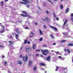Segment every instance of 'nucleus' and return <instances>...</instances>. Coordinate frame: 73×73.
Listing matches in <instances>:
<instances>
[{
    "label": "nucleus",
    "instance_id": "nucleus-1",
    "mask_svg": "<svg viewBox=\"0 0 73 73\" xmlns=\"http://www.w3.org/2000/svg\"><path fill=\"white\" fill-rule=\"evenodd\" d=\"M41 50V52H42V54L44 56H46L49 53V51L48 50L45 49V50Z\"/></svg>",
    "mask_w": 73,
    "mask_h": 73
},
{
    "label": "nucleus",
    "instance_id": "nucleus-2",
    "mask_svg": "<svg viewBox=\"0 0 73 73\" xmlns=\"http://www.w3.org/2000/svg\"><path fill=\"white\" fill-rule=\"evenodd\" d=\"M19 57L20 58H22L23 61H24L25 62H27V60H28V56H27V55H26L25 57V56H23L20 55Z\"/></svg>",
    "mask_w": 73,
    "mask_h": 73
},
{
    "label": "nucleus",
    "instance_id": "nucleus-3",
    "mask_svg": "<svg viewBox=\"0 0 73 73\" xmlns=\"http://www.w3.org/2000/svg\"><path fill=\"white\" fill-rule=\"evenodd\" d=\"M50 28H51V29H53L54 30H55V32H58V30H57V28L51 26H50Z\"/></svg>",
    "mask_w": 73,
    "mask_h": 73
},
{
    "label": "nucleus",
    "instance_id": "nucleus-4",
    "mask_svg": "<svg viewBox=\"0 0 73 73\" xmlns=\"http://www.w3.org/2000/svg\"><path fill=\"white\" fill-rule=\"evenodd\" d=\"M32 49L30 47L27 48H26V51L27 52H29Z\"/></svg>",
    "mask_w": 73,
    "mask_h": 73
},
{
    "label": "nucleus",
    "instance_id": "nucleus-5",
    "mask_svg": "<svg viewBox=\"0 0 73 73\" xmlns=\"http://www.w3.org/2000/svg\"><path fill=\"white\" fill-rule=\"evenodd\" d=\"M8 42L10 43L9 44V46H12V45L13 44V42L11 41H8ZM11 44H12V45H11Z\"/></svg>",
    "mask_w": 73,
    "mask_h": 73
},
{
    "label": "nucleus",
    "instance_id": "nucleus-6",
    "mask_svg": "<svg viewBox=\"0 0 73 73\" xmlns=\"http://www.w3.org/2000/svg\"><path fill=\"white\" fill-rule=\"evenodd\" d=\"M46 60L48 61H50V56H48L46 58Z\"/></svg>",
    "mask_w": 73,
    "mask_h": 73
},
{
    "label": "nucleus",
    "instance_id": "nucleus-7",
    "mask_svg": "<svg viewBox=\"0 0 73 73\" xmlns=\"http://www.w3.org/2000/svg\"><path fill=\"white\" fill-rule=\"evenodd\" d=\"M15 31H16V32H17V33H18V34H20V33H21V32L19 31L18 29H16Z\"/></svg>",
    "mask_w": 73,
    "mask_h": 73
},
{
    "label": "nucleus",
    "instance_id": "nucleus-8",
    "mask_svg": "<svg viewBox=\"0 0 73 73\" xmlns=\"http://www.w3.org/2000/svg\"><path fill=\"white\" fill-rule=\"evenodd\" d=\"M67 46H73V43H70L68 44Z\"/></svg>",
    "mask_w": 73,
    "mask_h": 73
},
{
    "label": "nucleus",
    "instance_id": "nucleus-9",
    "mask_svg": "<svg viewBox=\"0 0 73 73\" xmlns=\"http://www.w3.org/2000/svg\"><path fill=\"white\" fill-rule=\"evenodd\" d=\"M17 63L18 64H20V65H21V64H22V62L20 60H18L17 61Z\"/></svg>",
    "mask_w": 73,
    "mask_h": 73
},
{
    "label": "nucleus",
    "instance_id": "nucleus-10",
    "mask_svg": "<svg viewBox=\"0 0 73 73\" xmlns=\"http://www.w3.org/2000/svg\"><path fill=\"white\" fill-rule=\"evenodd\" d=\"M20 15L22 16H23V17H27V15H25L23 14H20Z\"/></svg>",
    "mask_w": 73,
    "mask_h": 73
},
{
    "label": "nucleus",
    "instance_id": "nucleus-11",
    "mask_svg": "<svg viewBox=\"0 0 73 73\" xmlns=\"http://www.w3.org/2000/svg\"><path fill=\"white\" fill-rule=\"evenodd\" d=\"M45 19H46V20H47V21L48 22L50 21V19H49L48 18L46 17H45Z\"/></svg>",
    "mask_w": 73,
    "mask_h": 73
},
{
    "label": "nucleus",
    "instance_id": "nucleus-12",
    "mask_svg": "<svg viewBox=\"0 0 73 73\" xmlns=\"http://www.w3.org/2000/svg\"><path fill=\"white\" fill-rule=\"evenodd\" d=\"M39 65H41V66H45V64L43 63H39Z\"/></svg>",
    "mask_w": 73,
    "mask_h": 73
},
{
    "label": "nucleus",
    "instance_id": "nucleus-13",
    "mask_svg": "<svg viewBox=\"0 0 73 73\" xmlns=\"http://www.w3.org/2000/svg\"><path fill=\"white\" fill-rule=\"evenodd\" d=\"M67 22H68V20H67V19H66L63 25H65V24H66Z\"/></svg>",
    "mask_w": 73,
    "mask_h": 73
},
{
    "label": "nucleus",
    "instance_id": "nucleus-14",
    "mask_svg": "<svg viewBox=\"0 0 73 73\" xmlns=\"http://www.w3.org/2000/svg\"><path fill=\"white\" fill-rule=\"evenodd\" d=\"M32 61L31 60H30L29 63V66H30V65H32Z\"/></svg>",
    "mask_w": 73,
    "mask_h": 73
},
{
    "label": "nucleus",
    "instance_id": "nucleus-15",
    "mask_svg": "<svg viewBox=\"0 0 73 73\" xmlns=\"http://www.w3.org/2000/svg\"><path fill=\"white\" fill-rule=\"evenodd\" d=\"M33 49H35L36 48V45L35 44H33Z\"/></svg>",
    "mask_w": 73,
    "mask_h": 73
},
{
    "label": "nucleus",
    "instance_id": "nucleus-16",
    "mask_svg": "<svg viewBox=\"0 0 73 73\" xmlns=\"http://www.w3.org/2000/svg\"><path fill=\"white\" fill-rule=\"evenodd\" d=\"M68 11H69V8H67L66 10L65 11L66 13H67L68 12Z\"/></svg>",
    "mask_w": 73,
    "mask_h": 73
},
{
    "label": "nucleus",
    "instance_id": "nucleus-17",
    "mask_svg": "<svg viewBox=\"0 0 73 73\" xmlns=\"http://www.w3.org/2000/svg\"><path fill=\"white\" fill-rule=\"evenodd\" d=\"M1 5H2V6H3L4 5V1H2L1 2Z\"/></svg>",
    "mask_w": 73,
    "mask_h": 73
},
{
    "label": "nucleus",
    "instance_id": "nucleus-18",
    "mask_svg": "<svg viewBox=\"0 0 73 73\" xmlns=\"http://www.w3.org/2000/svg\"><path fill=\"white\" fill-rule=\"evenodd\" d=\"M56 68L55 69V71H57L58 69V68H59V67L58 66H56Z\"/></svg>",
    "mask_w": 73,
    "mask_h": 73
},
{
    "label": "nucleus",
    "instance_id": "nucleus-19",
    "mask_svg": "<svg viewBox=\"0 0 73 73\" xmlns=\"http://www.w3.org/2000/svg\"><path fill=\"white\" fill-rule=\"evenodd\" d=\"M62 34L64 36H66L67 35V33H63Z\"/></svg>",
    "mask_w": 73,
    "mask_h": 73
},
{
    "label": "nucleus",
    "instance_id": "nucleus-20",
    "mask_svg": "<svg viewBox=\"0 0 73 73\" xmlns=\"http://www.w3.org/2000/svg\"><path fill=\"white\" fill-rule=\"evenodd\" d=\"M22 12L23 13H24L25 14H27V13L24 11H22Z\"/></svg>",
    "mask_w": 73,
    "mask_h": 73
},
{
    "label": "nucleus",
    "instance_id": "nucleus-21",
    "mask_svg": "<svg viewBox=\"0 0 73 73\" xmlns=\"http://www.w3.org/2000/svg\"><path fill=\"white\" fill-rule=\"evenodd\" d=\"M27 41H28V40H25L24 42L25 44H27Z\"/></svg>",
    "mask_w": 73,
    "mask_h": 73
},
{
    "label": "nucleus",
    "instance_id": "nucleus-22",
    "mask_svg": "<svg viewBox=\"0 0 73 73\" xmlns=\"http://www.w3.org/2000/svg\"><path fill=\"white\" fill-rule=\"evenodd\" d=\"M25 2H26L28 4H29V1L28 0H26L25 1Z\"/></svg>",
    "mask_w": 73,
    "mask_h": 73
},
{
    "label": "nucleus",
    "instance_id": "nucleus-23",
    "mask_svg": "<svg viewBox=\"0 0 73 73\" xmlns=\"http://www.w3.org/2000/svg\"><path fill=\"white\" fill-rule=\"evenodd\" d=\"M39 31L40 32V34L42 35V32L41 31V30L39 29Z\"/></svg>",
    "mask_w": 73,
    "mask_h": 73
},
{
    "label": "nucleus",
    "instance_id": "nucleus-24",
    "mask_svg": "<svg viewBox=\"0 0 73 73\" xmlns=\"http://www.w3.org/2000/svg\"><path fill=\"white\" fill-rule=\"evenodd\" d=\"M60 8L61 9H62L63 8V5H61L60 6Z\"/></svg>",
    "mask_w": 73,
    "mask_h": 73
},
{
    "label": "nucleus",
    "instance_id": "nucleus-25",
    "mask_svg": "<svg viewBox=\"0 0 73 73\" xmlns=\"http://www.w3.org/2000/svg\"><path fill=\"white\" fill-rule=\"evenodd\" d=\"M4 64H5V66H7V62L5 61V62H4Z\"/></svg>",
    "mask_w": 73,
    "mask_h": 73
},
{
    "label": "nucleus",
    "instance_id": "nucleus-26",
    "mask_svg": "<svg viewBox=\"0 0 73 73\" xmlns=\"http://www.w3.org/2000/svg\"><path fill=\"white\" fill-rule=\"evenodd\" d=\"M36 69H37V67H36V66L34 67V70H35V71H36Z\"/></svg>",
    "mask_w": 73,
    "mask_h": 73
},
{
    "label": "nucleus",
    "instance_id": "nucleus-27",
    "mask_svg": "<svg viewBox=\"0 0 73 73\" xmlns=\"http://www.w3.org/2000/svg\"><path fill=\"white\" fill-rule=\"evenodd\" d=\"M67 51H68V53H70V51L69 49L68 48L67 49Z\"/></svg>",
    "mask_w": 73,
    "mask_h": 73
},
{
    "label": "nucleus",
    "instance_id": "nucleus-28",
    "mask_svg": "<svg viewBox=\"0 0 73 73\" xmlns=\"http://www.w3.org/2000/svg\"><path fill=\"white\" fill-rule=\"evenodd\" d=\"M44 28L45 29H46V28H47V27H46V26L44 25V26H43Z\"/></svg>",
    "mask_w": 73,
    "mask_h": 73
},
{
    "label": "nucleus",
    "instance_id": "nucleus-29",
    "mask_svg": "<svg viewBox=\"0 0 73 73\" xmlns=\"http://www.w3.org/2000/svg\"><path fill=\"white\" fill-rule=\"evenodd\" d=\"M70 20H71L72 22H73V18H70Z\"/></svg>",
    "mask_w": 73,
    "mask_h": 73
},
{
    "label": "nucleus",
    "instance_id": "nucleus-30",
    "mask_svg": "<svg viewBox=\"0 0 73 73\" xmlns=\"http://www.w3.org/2000/svg\"><path fill=\"white\" fill-rule=\"evenodd\" d=\"M61 42H65V40H63L61 41Z\"/></svg>",
    "mask_w": 73,
    "mask_h": 73
},
{
    "label": "nucleus",
    "instance_id": "nucleus-31",
    "mask_svg": "<svg viewBox=\"0 0 73 73\" xmlns=\"http://www.w3.org/2000/svg\"><path fill=\"white\" fill-rule=\"evenodd\" d=\"M46 13L48 15L49 13V12L48 10H46Z\"/></svg>",
    "mask_w": 73,
    "mask_h": 73
},
{
    "label": "nucleus",
    "instance_id": "nucleus-32",
    "mask_svg": "<svg viewBox=\"0 0 73 73\" xmlns=\"http://www.w3.org/2000/svg\"><path fill=\"white\" fill-rule=\"evenodd\" d=\"M50 36L52 38L54 39V36H53V35H51Z\"/></svg>",
    "mask_w": 73,
    "mask_h": 73
},
{
    "label": "nucleus",
    "instance_id": "nucleus-33",
    "mask_svg": "<svg viewBox=\"0 0 73 73\" xmlns=\"http://www.w3.org/2000/svg\"><path fill=\"white\" fill-rule=\"evenodd\" d=\"M39 41H42V38H41L39 39Z\"/></svg>",
    "mask_w": 73,
    "mask_h": 73
},
{
    "label": "nucleus",
    "instance_id": "nucleus-34",
    "mask_svg": "<svg viewBox=\"0 0 73 73\" xmlns=\"http://www.w3.org/2000/svg\"><path fill=\"white\" fill-rule=\"evenodd\" d=\"M27 16L29 17V19H30V18H31V17H32V16H30L29 15H28Z\"/></svg>",
    "mask_w": 73,
    "mask_h": 73
},
{
    "label": "nucleus",
    "instance_id": "nucleus-35",
    "mask_svg": "<svg viewBox=\"0 0 73 73\" xmlns=\"http://www.w3.org/2000/svg\"><path fill=\"white\" fill-rule=\"evenodd\" d=\"M53 15L54 17H56V15H55V14L54 13H53Z\"/></svg>",
    "mask_w": 73,
    "mask_h": 73
},
{
    "label": "nucleus",
    "instance_id": "nucleus-36",
    "mask_svg": "<svg viewBox=\"0 0 73 73\" xmlns=\"http://www.w3.org/2000/svg\"><path fill=\"white\" fill-rule=\"evenodd\" d=\"M48 0V1H49V2H50V3H51L52 5H53V3H52V2L50 1V0Z\"/></svg>",
    "mask_w": 73,
    "mask_h": 73
},
{
    "label": "nucleus",
    "instance_id": "nucleus-37",
    "mask_svg": "<svg viewBox=\"0 0 73 73\" xmlns=\"http://www.w3.org/2000/svg\"><path fill=\"white\" fill-rule=\"evenodd\" d=\"M27 43L28 44H30V41H28L27 42Z\"/></svg>",
    "mask_w": 73,
    "mask_h": 73
},
{
    "label": "nucleus",
    "instance_id": "nucleus-38",
    "mask_svg": "<svg viewBox=\"0 0 73 73\" xmlns=\"http://www.w3.org/2000/svg\"><path fill=\"white\" fill-rule=\"evenodd\" d=\"M46 5V3H45V2H44L43 5V6H45Z\"/></svg>",
    "mask_w": 73,
    "mask_h": 73
},
{
    "label": "nucleus",
    "instance_id": "nucleus-39",
    "mask_svg": "<svg viewBox=\"0 0 73 73\" xmlns=\"http://www.w3.org/2000/svg\"><path fill=\"white\" fill-rule=\"evenodd\" d=\"M36 52H40V50H36Z\"/></svg>",
    "mask_w": 73,
    "mask_h": 73
},
{
    "label": "nucleus",
    "instance_id": "nucleus-40",
    "mask_svg": "<svg viewBox=\"0 0 73 73\" xmlns=\"http://www.w3.org/2000/svg\"><path fill=\"white\" fill-rule=\"evenodd\" d=\"M26 7H27V8H29L30 7V6L29 5H27Z\"/></svg>",
    "mask_w": 73,
    "mask_h": 73
},
{
    "label": "nucleus",
    "instance_id": "nucleus-41",
    "mask_svg": "<svg viewBox=\"0 0 73 73\" xmlns=\"http://www.w3.org/2000/svg\"><path fill=\"white\" fill-rule=\"evenodd\" d=\"M71 17H73V13H71Z\"/></svg>",
    "mask_w": 73,
    "mask_h": 73
},
{
    "label": "nucleus",
    "instance_id": "nucleus-42",
    "mask_svg": "<svg viewBox=\"0 0 73 73\" xmlns=\"http://www.w3.org/2000/svg\"><path fill=\"white\" fill-rule=\"evenodd\" d=\"M23 4H25V5H27V3L25 2H23Z\"/></svg>",
    "mask_w": 73,
    "mask_h": 73
},
{
    "label": "nucleus",
    "instance_id": "nucleus-43",
    "mask_svg": "<svg viewBox=\"0 0 73 73\" xmlns=\"http://www.w3.org/2000/svg\"><path fill=\"white\" fill-rule=\"evenodd\" d=\"M4 46H3L2 45H0V48H3Z\"/></svg>",
    "mask_w": 73,
    "mask_h": 73
},
{
    "label": "nucleus",
    "instance_id": "nucleus-44",
    "mask_svg": "<svg viewBox=\"0 0 73 73\" xmlns=\"http://www.w3.org/2000/svg\"><path fill=\"white\" fill-rule=\"evenodd\" d=\"M37 7H38V8L39 9L41 10L40 8V7H39V6H38Z\"/></svg>",
    "mask_w": 73,
    "mask_h": 73
},
{
    "label": "nucleus",
    "instance_id": "nucleus-45",
    "mask_svg": "<svg viewBox=\"0 0 73 73\" xmlns=\"http://www.w3.org/2000/svg\"><path fill=\"white\" fill-rule=\"evenodd\" d=\"M4 31H1V33H4Z\"/></svg>",
    "mask_w": 73,
    "mask_h": 73
},
{
    "label": "nucleus",
    "instance_id": "nucleus-46",
    "mask_svg": "<svg viewBox=\"0 0 73 73\" xmlns=\"http://www.w3.org/2000/svg\"><path fill=\"white\" fill-rule=\"evenodd\" d=\"M15 36H17V37H19V35H18V34H16L15 35Z\"/></svg>",
    "mask_w": 73,
    "mask_h": 73
},
{
    "label": "nucleus",
    "instance_id": "nucleus-47",
    "mask_svg": "<svg viewBox=\"0 0 73 73\" xmlns=\"http://www.w3.org/2000/svg\"><path fill=\"white\" fill-rule=\"evenodd\" d=\"M39 56V54H36V57L37 56Z\"/></svg>",
    "mask_w": 73,
    "mask_h": 73
},
{
    "label": "nucleus",
    "instance_id": "nucleus-48",
    "mask_svg": "<svg viewBox=\"0 0 73 73\" xmlns=\"http://www.w3.org/2000/svg\"><path fill=\"white\" fill-rule=\"evenodd\" d=\"M20 3H21V4H24V2H20Z\"/></svg>",
    "mask_w": 73,
    "mask_h": 73
},
{
    "label": "nucleus",
    "instance_id": "nucleus-49",
    "mask_svg": "<svg viewBox=\"0 0 73 73\" xmlns=\"http://www.w3.org/2000/svg\"><path fill=\"white\" fill-rule=\"evenodd\" d=\"M2 56H2V58H4V57H5V56H4V55H3Z\"/></svg>",
    "mask_w": 73,
    "mask_h": 73
},
{
    "label": "nucleus",
    "instance_id": "nucleus-50",
    "mask_svg": "<svg viewBox=\"0 0 73 73\" xmlns=\"http://www.w3.org/2000/svg\"><path fill=\"white\" fill-rule=\"evenodd\" d=\"M64 50L65 52H67V50H66V49L65 48Z\"/></svg>",
    "mask_w": 73,
    "mask_h": 73
},
{
    "label": "nucleus",
    "instance_id": "nucleus-51",
    "mask_svg": "<svg viewBox=\"0 0 73 73\" xmlns=\"http://www.w3.org/2000/svg\"><path fill=\"white\" fill-rule=\"evenodd\" d=\"M28 27H26L25 28V29H28Z\"/></svg>",
    "mask_w": 73,
    "mask_h": 73
},
{
    "label": "nucleus",
    "instance_id": "nucleus-52",
    "mask_svg": "<svg viewBox=\"0 0 73 73\" xmlns=\"http://www.w3.org/2000/svg\"><path fill=\"white\" fill-rule=\"evenodd\" d=\"M13 37L11 35L10 36V38H12Z\"/></svg>",
    "mask_w": 73,
    "mask_h": 73
},
{
    "label": "nucleus",
    "instance_id": "nucleus-53",
    "mask_svg": "<svg viewBox=\"0 0 73 73\" xmlns=\"http://www.w3.org/2000/svg\"><path fill=\"white\" fill-rule=\"evenodd\" d=\"M31 34H32V35H34V34L32 32H31Z\"/></svg>",
    "mask_w": 73,
    "mask_h": 73
},
{
    "label": "nucleus",
    "instance_id": "nucleus-54",
    "mask_svg": "<svg viewBox=\"0 0 73 73\" xmlns=\"http://www.w3.org/2000/svg\"><path fill=\"white\" fill-rule=\"evenodd\" d=\"M59 57L60 58H62V57L61 56H59Z\"/></svg>",
    "mask_w": 73,
    "mask_h": 73
},
{
    "label": "nucleus",
    "instance_id": "nucleus-55",
    "mask_svg": "<svg viewBox=\"0 0 73 73\" xmlns=\"http://www.w3.org/2000/svg\"><path fill=\"white\" fill-rule=\"evenodd\" d=\"M56 54H58V53H59V52H58V51L57 52H56Z\"/></svg>",
    "mask_w": 73,
    "mask_h": 73
},
{
    "label": "nucleus",
    "instance_id": "nucleus-56",
    "mask_svg": "<svg viewBox=\"0 0 73 73\" xmlns=\"http://www.w3.org/2000/svg\"><path fill=\"white\" fill-rule=\"evenodd\" d=\"M5 2H7V1H8V0H5Z\"/></svg>",
    "mask_w": 73,
    "mask_h": 73
},
{
    "label": "nucleus",
    "instance_id": "nucleus-57",
    "mask_svg": "<svg viewBox=\"0 0 73 73\" xmlns=\"http://www.w3.org/2000/svg\"><path fill=\"white\" fill-rule=\"evenodd\" d=\"M56 19L57 20V21L58 20V17H56Z\"/></svg>",
    "mask_w": 73,
    "mask_h": 73
},
{
    "label": "nucleus",
    "instance_id": "nucleus-58",
    "mask_svg": "<svg viewBox=\"0 0 73 73\" xmlns=\"http://www.w3.org/2000/svg\"><path fill=\"white\" fill-rule=\"evenodd\" d=\"M33 37V36H29V38H31V37Z\"/></svg>",
    "mask_w": 73,
    "mask_h": 73
},
{
    "label": "nucleus",
    "instance_id": "nucleus-59",
    "mask_svg": "<svg viewBox=\"0 0 73 73\" xmlns=\"http://www.w3.org/2000/svg\"><path fill=\"white\" fill-rule=\"evenodd\" d=\"M42 20H43V21H46L44 19H42Z\"/></svg>",
    "mask_w": 73,
    "mask_h": 73
},
{
    "label": "nucleus",
    "instance_id": "nucleus-60",
    "mask_svg": "<svg viewBox=\"0 0 73 73\" xmlns=\"http://www.w3.org/2000/svg\"><path fill=\"white\" fill-rule=\"evenodd\" d=\"M43 46H44V47H46V45H43Z\"/></svg>",
    "mask_w": 73,
    "mask_h": 73
},
{
    "label": "nucleus",
    "instance_id": "nucleus-61",
    "mask_svg": "<svg viewBox=\"0 0 73 73\" xmlns=\"http://www.w3.org/2000/svg\"><path fill=\"white\" fill-rule=\"evenodd\" d=\"M22 0V1H24V2H25V1L26 0Z\"/></svg>",
    "mask_w": 73,
    "mask_h": 73
},
{
    "label": "nucleus",
    "instance_id": "nucleus-62",
    "mask_svg": "<svg viewBox=\"0 0 73 73\" xmlns=\"http://www.w3.org/2000/svg\"><path fill=\"white\" fill-rule=\"evenodd\" d=\"M15 38H16V39H17V40H18V38L17 37H15Z\"/></svg>",
    "mask_w": 73,
    "mask_h": 73
},
{
    "label": "nucleus",
    "instance_id": "nucleus-63",
    "mask_svg": "<svg viewBox=\"0 0 73 73\" xmlns=\"http://www.w3.org/2000/svg\"><path fill=\"white\" fill-rule=\"evenodd\" d=\"M40 56H41V57H43V56L42 54L40 55Z\"/></svg>",
    "mask_w": 73,
    "mask_h": 73
},
{
    "label": "nucleus",
    "instance_id": "nucleus-64",
    "mask_svg": "<svg viewBox=\"0 0 73 73\" xmlns=\"http://www.w3.org/2000/svg\"><path fill=\"white\" fill-rule=\"evenodd\" d=\"M35 25H37V23H35Z\"/></svg>",
    "mask_w": 73,
    "mask_h": 73
}]
</instances>
